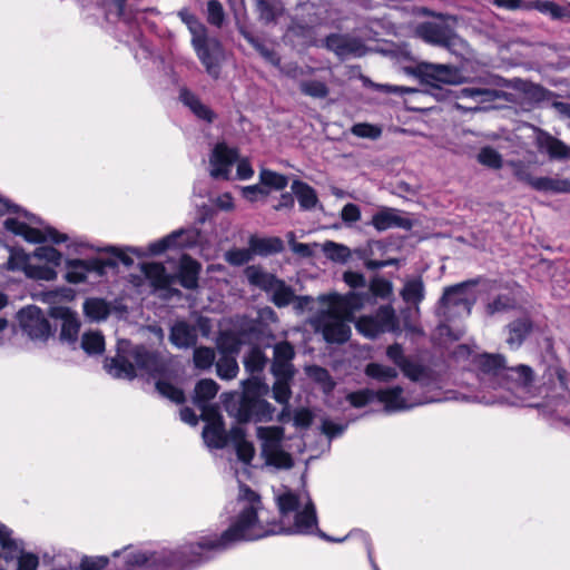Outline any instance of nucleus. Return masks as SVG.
<instances>
[{
  "instance_id": "nucleus-21",
  "label": "nucleus",
  "mask_w": 570,
  "mask_h": 570,
  "mask_svg": "<svg viewBox=\"0 0 570 570\" xmlns=\"http://www.w3.org/2000/svg\"><path fill=\"white\" fill-rule=\"evenodd\" d=\"M238 150L218 142L209 157V174L215 179H229L233 165L238 160Z\"/></svg>"
},
{
  "instance_id": "nucleus-43",
  "label": "nucleus",
  "mask_w": 570,
  "mask_h": 570,
  "mask_svg": "<svg viewBox=\"0 0 570 570\" xmlns=\"http://www.w3.org/2000/svg\"><path fill=\"white\" fill-rule=\"evenodd\" d=\"M240 35L258 51V53L269 63L278 66L281 62L277 53L265 46L258 38L253 36L249 31L240 29Z\"/></svg>"
},
{
  "instance_id": "nucleus-22",
  "label": "nucleus",
  "mask_w": 570,
  "mask_h": 570,
  "mask_svg": "<svg viewBox=\"0 0 570 570\" xmlns=\"http://www.w3.org/2000/svg\"><path fill=\"white\" fill-rule=\"evenodd\" d=\"M199 237V233L195 228L178 229L169 235L158 239L148 246L147 254L160 255L165 250L173 247H191L194 246Z\"/></svg>"
},
{
  "instance_id": "nucleus-44",
  "label": "nucleus",
  "mask_w": 570,
  "mask_h": 570,
  "mask_svg": "<svg viewBox=\"0 0 570 570\" xmlns=\"http://www.w3.org/2000/svg\"><path fill=\"white\" fill-rule=\"evenodd\" d=\"M85 314L92 321H101L109 315V306L101 298H88L83 303Z\"/></svg>"
},
{
  "instance_id": "nucleus-27",
  "label": "nucleus",
  "mask_w": 570,
  "mask_h": 570,
  "mask_svg": "<svg viewBox=\"0 0 570 570\" xmlns=\"http://www.w3.org/2000/svg\"><path fill=\"white\" fill-rule=\"evenodd\" d=\"M198 340L197 327L186 321H177L169 332V342L177 348L194 347Z\"/></svg>"
},
{
  "instance_id": "nucleus-5",
  "label": "nucleus",
  "mask_w": 570,
  "mask_h": 570,
  "mask_svg": "<svg viewBox=\"0 0 570 570\" xmlns=\"http://www.w3.org/2000/svg\"><path fill=\"white\" fill-rule=\"evenodd\" d=\"M421 13L432 16L433 21H425L416 26L415 35L423 41L444 47L449 50L463 48L465 42L455 32L456 18L450 14L434 13L428 8H422Z\"/></svg>"
},
{
  "instance_id": "nucleus-54",
  "label": "nucleus",
  "mask_w": 570,
  "mask_h": 570,
  "mask_svg": "<svg viewBox=\"0 0 570 570\" xmlns=\"http://www.w3.org/2000/svg\"><path fill=\"white\" fill-rule=\"evenodd\" d=\"M323 250L330 259L338 263H345L351 257V250L347 246L332 240L323 245Z\"/></svg>"
},
{
  "instance_id": "nucleus-60",
  "label": "nucleus",
  "mask_w": 570,
  "mask_h": 570,
  "mask_svg": "<svg viewBox=\"0 0 570 570\" xmlns=\"http://www.w3.org/2000/svg\"><path fill=\"white\" fill-rule=\"evenodd\" d=\"M273 385V396L279 404H287L291 397L289 381L293 377H275Z\"/></svg>"
},
{
  "instance_id": "nucleus-6",
  "label": "nucleus",
  "mask_w": 570,
  "mask_h": 570,
  "mask_svg": "<svg viewBox=\"0 0 570 570\" xmlns=\"http://www.w3.org/2000/svg\"><path fill=\"white\" fill-rule=\"evenodd\" d=\"M423 392L419 397H411L403 395V389L401 386H393L377 391V399L380 403L384 404L385 412H397L410 410L414 406L454 400L456 396L453 392H442V386H433L430 389H422Z\"/></svg>"
},
{
  "instance_id": "nucleus-30",
  "label": "nucleus",
  "mask_w": 570,
  "mask_h": 570,
  "mask_svg": "<svg viewBox=\"0 0 570 570\" xmlns=\"http://www.w3.org/2000/svg\"><path fill=\"white\" fill-rule=\"evenodd\" d=\"M538 147L540 150L546 151L550 159H570V146L548 132H542L538 137Z\"/></svg>"
},
{
  "instance_id": "nucleus-47",
  "label": "nucleus",
  "mask_w": 570,
  "mask_h": 570,
  "mask_svg": "<svg viewBox=\"0 0 570 570\" xmlns=\"http://www.w3.org/2000/svg\"><path fill=\"white\" fill-rule=\"evenodd\" d=\"M246 397H258L266 394L268 386L264 383L262 375L249 374V377L242 382Z\"/></svg>"
},
{
  "instance_id": "nucleus-59",
  "label": "nucleus",
  "mask_w": 570,
  "mask_h": 570,
  "mask_svg": "<svg viewBox=\"0 0 570 570\" xmlns=\"http://www.w3.org/2000/svg\"><path fill=\"white\" fill-rule=\"evenodd\" d=\"M351 132L360 138L376 140L382 135V128L368 122H358L352 126Z\"/></svg>"
},
{
  "instance_id": "nucleus-56",
  "label": "nucleus",
  "mask_w": 570,
  "mask_h": 570,
  "mask_svg": "<svg viewBox=\"0 0 570 570\" xmlns=\"http://www.w3.org/2000/svg\"><path fill=\"white\" fill-rule=\"evenodd\" d=\"M31 255L24 253L22 249H12L8 259V269L22 271L27 273V267L30 266Z\"/></svg>"
},
{
  "instance_id": "nucleus-23",
  "label": "nucleus",
  "mask_w": 570,
  "mask_h": 570,
  "mask_svg": "<svg viewBox=\"0 0 570 570\" xmlns=\"http://www.w3.org/2000/svg\"><path fill=\"white\" fill-rule=\"evenodd\" d=\"M325 46L342 59L361 57L365 53V47L362 40L347 35L332 33L326 37Z\"/></svg>"
},
{
  "instance_id": "nucleus-40",
  "label": "nucleus",
  "mask_w": 570,
  "mask_h": 570,
  "mask_svg": "<svg viewBox=\"0 0 570 570\" xmlns=\"http://www.w3.org/2000/svg\"><path fill=\"white\" fill-rule=\"evenodd\" d=\"M365 374L368 377L380 382H390L399 376L396 368L375 362L368 363L366 365Z\"/></svg>"
},
{
  "instance_id": "nucleus-61",
  "label": "nucleus",
  "mask_w": 570,
  "mask_h": 570,
  "mask_svg": "<svg viewBox=\"0 0 570 570\" xmlns=\"http://www.w3.org/2000/svg\"><path fill=\"white\" fill-rule=\"evenodd\" d=\"M377 399V391L370 389L360 390L347 395V401L354 407H363Z\"/></svg>"
},
{
  "instance_id": "nucleus-63",
  "label": "nucleus",
  "mask_w": 570,
  "mask_h": 570,
  "mask_svg": "<svg viewBox=\"0 0 570 570\" xmlns=\"http://www.w3.org/2000/svg\"><path fill=\"white\" fill-rule=\"evenodd\" d=\"M225 20V12L222 3L217 0L207 2V21L217 28H220Z\"/></svg>"
},
{
  "instance_id": "nucleus-46",
  "label": "nucleus",
  "mask_w": 570,
  "mask_h": 570,
  "mask_svg": "<svg viewBox=\"0 0 570 570\" xmlns=\"http://www.w3.org/2000/svg\"><path fill=\"white\" fill-rule=\"evenodd\" d=\"M299 90L303 95L316 99H324L330 94L327 85L317 79L302 80L299 82Z\"/></svg>"
},
{
  "instance_id": "nucleus-18",
  "label": "nucleus",
  "mask_w": 570,
  "mask_h": 570,
  "mask_svg": "<svg viewBox=\"0 0 570 570\" xmlns=\"http://www.w3.org/2000/svg\"><path fill=\"white\" fill-rule=\"evenodd\" d=\"M116 266L117 263L114 259H69L67 261L65 278L68 283L79 284L86 281L89 273L104 276L107 268H115Z\"/></svg>"
},
{
  "instance_id": "nucleus-52",
  "label": "nucleus",
  "mask_w": 570,
  "mask_h": 570,
  "mask_svg": "<svg viewBox=\"0 0 570 570\" xmlns=\"http://www.w3.org/2000/svg\"><path fill=\"white\" fill-rule=\"evenodd\" d=\"M366 292L371 295V302L373 298H389L393 293V285L390 281L383 277H374Z\"/></svg>"
},
{
  "instance_id": "nucleus-36",
  "label": "nucleus",
  "mask_w": 570,
  "mask_h": 570,
  "mask_svg": "<svg viewBox=\"0 0 570 570\" xmlns=\"http://www.w3.org/2000/svg\"><path fill=\"white\" fill-rule=\"evenodd\" d=\"M292 191L295 194L303 210H311L318 203L315 189L304 181L294 180Z\"/></svg>"
},
{
  "instance_id": "nucleus-58",
  "label": "nucleus",
  "mask_w": 570,
  "mask_h": 570,
  "mask_svg": "<svg viewBox=\"0 0 570 570\" xmlns=\"http://www.w3.org/2000/svg\"><path fill=\"white\" fill-rule=\"evenodd\" d=\"M478 160L480 164L493 169L501 168L503 164L502 156L491 147H483L478 154Z\"/></svg>"
},
{
  "instance_id": "nucleus-34",
  "label": "nucleus",
  "mask_w": 570,
  "mask_h": 570,
  "mask_svg": "<svg viewBox=\"0 0 570 570\" xmlns=\"http://www.w3.org/2000/svg\"><path fill=\"white\" fill-rule=\"evenodd\" d=\"M229 440L234 444L237 458L245 464H249L254 458V446L245 439L242 428L235 426L229 431Z\"/></svg>"
},
{
  "instance_id": "nucleus-9",
  "label": "nucleus",
  "mask_w": 570,
  "mask_h": 570,
  "mask_svg": "<svg viewBox=\"0 0 570 570\" xmlns=\"http://www.w3.org/2000/svg\"><path fill=\"white\" fill-rule=\"evenodd\" d=\"M326 309L318 311L309 321L316 333H321L323 338L330 344H343L351 336L350 322L337 309L325 304Z\"/></svg>"
},
{
  "instance_id": "nucleus-11",
  "label": "nucleus",
  "mask_w": 570,
  "mask_h": 570,
  "mask_svg": "<svg viewBox=\"0 0 570 570\" xmlns=\"http://www.w3.org/2000/svg\"><path fill=\"white\" fill-rule=\"evenodd\" d=\"M191 46L197 58L205 67L206 72L214 79L220 76L222 62L225 59V51L222 42L209 37L207 30L196 37H191Z\"/></svg>"
},
{
  "instance_id": "nucleus-20",
  "label": "nucleus",
  "mask_w": 570,
  "mask_h": 570,
  "mask_svg": "<svg viewBox=\"0 0 570 570\" xmlns=\"http://www.w3.org/2000/svg\"><path fill=\"white\" fill-rule=\"evenodd\" d=\"M146 278L150 282V285L164 299H170L173 297H179L180 291L174 288L175 276L166 272V268L160 263H144L140 267Z\"/></svg>"
},
{
  "instance_id": "nucleus-29",
  "label": "nucleus",
  "mask_w": 570,
  "mask_h": 570,
  "mask_svg": "<svg viewBox=\"0 0 570 570\" xmlns=\"http://www.w3.org/2000/svg\"><path fill=\"white\" fill-rule=\"evenodd\" d=\"M200 272V264L191 257L184 255L180 259L175 283L178 282L187 289H195L198 286V275Z\"/></svg>"
},
{
  "instance_id": "nucleus-51",
  "label": "nucleus",
  "mask_w": 570,
  "mask_h": 570,
  "mask_svg": "<svg viewBox=\"0 0 570 570\" xmlns=\"http://www.w3.org/2000/svg\"><path fill=\"white\" fill-rule=\"evenodd\" d=\"M256 9L259 19L265 23L275 21L276 18L282 13L281 4L278 2H273L268 0H257Z\"/></svg>"
},
{
  "instance_id": "nucleus-48",
  "label": "nucleus",
  "mask_w": 570,
  "mask_h": 570,
  "mask_svg": "<svg viewBox=\"0 0 570 570\" xmlns=\"http://www.w3.org/2000/svg\"><path fill=\"white\" fill-rule=\"evenodd\" d=\"M216 353L215 350L207 346L195 347L193 354L194 366L197 370L206 371L209 370L215 363Z\"/></svg>"
},
{
  "instance_id": "nucleus-25",
  "label": "nucleus",
  "mask_w": 570,
  "mask_h": 570,
  "mask_svg": "<svg viewBox=\"0 0 570 570\" xmlns=\"http://www.w3.org/2000/svg\"><path fill=\"white\" fill-rule=\"evenodd\" d=\"M372 225L379 232L395 227L409 230L412 228L413 223L409 217L402 215L400 210L384 208L373 215Z\"/></svg>"
},
{
  "instance_id": "nucleus-4",
  "label": "nucleus",
  "mask_w": 570,
  "mask_h": 570,
  "mask_svg": "<svg viewBox=\"0 0 570 570\" xmlns=\"http://www.w3.org/2000/svg\"><path fill=\"white\" fill-rule=\"evenodd\" d=\"M17 213L18 217H8L3 225L6 230L13 235L22 236L24 240L32 244L51 242L61 244L68 240V235L58 232L43 222L38 216L11 205L8 199L0 197V216L7 213Z\"/></svg>"
},
{
  "instance_id": "nucleus-24",
  "label": "nucleus",
  "mask_w": 570,
  "mask_h": 570,
  "mask_svg": "<svg viewBox=\"0 0 570 570\" xmlns=\"http://www.w3.org/2000/svg\"><path fill=\"white\" fill-rule=\"evenodd\" d=\"M295 357L293 345L283 341L274 345V356L272 362V373L275 377H293L295 373L292 363Z\"/></svg>"
},
{
  "instance_id": "nucleus-3",
  "label": "nucleus",
  "mask_w": 570,
  "mask_h": 570,
  "mask_svg": "<svg viewBox=\"0 0 570 570\" xmlns=\"http://www.w3.org/2000/svg\"><path fill=\"white\" fill-rule=\"evenodd\" d=\"M105 370L115 379L134 380L137 372L156 379L157 392L174 403L185 401L183 390L165 381L170 366L168 353L147 348L144 345L130 346L128 350L118 348L116 356L105 360Z\"/></svg>"
},
{
  "instance_id": "nucleus-50",
  "label": "nucleus",
  "mask_w": 570,
  "mask_h": 570,
  "mask_svg": "<svg viewBox=\"0 0 570 570\" xmlns=\"http://www.w3.org/2000/svg\"><path fill=\"white\" fill-rule=\"evenodd\" d=\"M511 173L517 180L530 186L533 189V181L537 179L532 175L531 166L522 160H511L508 163Z\"/></svg>"
},
{
  "instance_id": "nucleus-32",
  "label": "nucleus",
  "mask_w": 570,
  "mask_h": 570,
  "mask_svg": "<svg viewBox=\"0 0 570 570\" xmlns=\"http://www.w3.org/2000/svg\"><path fill=\"white\" fill-rule=\"evenodd\" d=\"M248 246L250 248L253 257L256 256H269L273 254L281 253L284 249L283 240L279 237H259L252 235L248 239Z\"/></svg>"
},
{
  "instance_id": "nucleus-10",
  "label": "nucleus",
  "mask_w": 570,
  "mask_h": 570,
  "mask_svg": "<svg viewBox=\"0 0 570 570\" xmlns=\"http://www.w3.org/2000/svg\"><path fill=\"white\" fill-rule=\"evenodd\" d=\"M245 275L250 285L271 295V302L277 307L288 306L295 298L294 291L283 279L263 271L258 266H248Z\"/></svg>"
},
{
  "instance_id": "nucleus-64",
  "label": "nucleus",
  "mask_w": 570,
  "mask_h": 570,
  "mask_svg": "<svg viewBox=\"0 0 570 570\" xmlns=\"http://www.w3.org/2000/svg\"><path fill=\"white\" fill-rule=\"evenodd\" d=\"M32 256L50 263L52 265L51 267L53 268L59 266L62 259L61 253L58 252L56 248L49 246H40L36 248L32 253Z\"/></svg>"
},
{
  "instance_id": "nucleus-28",
  "label": "nucleus",
  "mask_w": 570,
  "mask_h": 570,
  "mask_svg": "<svg viewBox=\"0 0 570 570\" xmlns=\"http://www.w3.org/2000/svg\"><path fill=\"white\" fill-rule=\"evenodd\" d=\"M532 321L528 316H522L508 324L505 342L509 347L512 350L519 348L532 332Z\"/></svg>"
},
{
  "instance_id": "nucleus-42",
  "label": "nucleus",
  "mask_w": 570,
  "mask_h": 570,
  "mask_svg": "<svg viewBox=\"0 0 570 570\" xmlns=\"http://www.w3.org/2000/svg\"><path fill=\"white\" fill-rule=\"evenodd\" d=\"M517 305L515 298L510 294H500L485 305V313L493 316L513 309Z\"/></svg>"
},
{
  "instance_id": "nucleus-7",
  "label": "nucleus",
  "mask_w": 570,
  "mask_h": 570,
  "mask_svg": "<svg viewBox=\"0 0 570 570\" xmlns=\"http://www.w3.org/2000/svg\"><path fill=\"white\" fill-rule=\"evenodd\" d=\"M474 285L476 281H465L446 287L439 301L438 316L445 321L469 316L475 304V295L470 291Z\"/></svg>"
},
{
  "instance_id": "nucleus-33",
  "label": "nucleus",
  "mask_w": 570,
  "mask_h": 570,
  "mask_svg": "<svg viewBox=\"0 0 570 570\" xmlns=\"http://www.w3.org/2000/svg\"><path fill=\"white\" fill-rule=\"evenodd\" d=\"M180 101L190 109V111L199 119L213 122L215 112L190 90L183 88L179 94Z\"/></svg>"
},
{
  "instance_id": "nucleus-41",
  "label": "nucleus",
  "mask_w": 570,
  "mask_h": 570,
  "mask_svg": "<svg viewBox=\"0 0 570 570\" xmlns=\"http://www.w3.org/2000/svg\"><path fill=\"white\" fill-rule=\"evenodd\" d=\"M80 330L79 320L71 313H66L62 317L60 338L70 344H76Z\"/></svg>"
},
{
  "instance_id": "nucleus-16",
  "label": "nucleus",
  "mask_w": 570,
  "mask_h": 570,
  "mask_svg": "<svg viewBox=\"0 0 570 570\" xmlns=\"http://www.w3.org/2000/svg\"><path fill=\"white\" fill-rule=\"evenodd\" d=\"M128 0H104L102 9L105 17L110 22H122L130 29L131 37L136 41H140L141 31L139 24L144 20L145 11L132 10L127 7ZM149 12H156L155 9H147Z\"/></svg>"
},
{
  "instance_id": "nucleus-14",
  "label": "nucleus",
  "mask_w": 570,
  "mask_h": 570,
  "mask_svg": "<svg viewBox=\"0 0 570 570\" xmlns=\"http://www.w3.org/2000/svg\"><path fill=\"white\" fill-rule=\"evenodd\" d=\"M355 328L367 338H375L382 333L399 331V321L391 305L377 308L375 314L361 316L355 322Z\"/></svg>"
},
{
  "instance_id": "nucleus-39",
  "label": "nucleus",
  "mask_w": 570,
  "mask_h": 570,
  "mask_svg": "<svg viewBox=\"0 0 570 570\" xmlns=\"http://www.w3.org/2000/svg\"><path fill=\"white\" fill-rule=\"evenodd\" d=\"M268 362L262 348L254 346L244 356V367L248 374L262 375Z\"/></svg>"
},
{
  "instance_id": "nucleus-2",
  "label": "nucleus",
  "mask_w": 570,
  "mask_h": 570,
  "mask_svg": "<svg viewBox=\"0 0 570 570\" xmlns=\"http://www.w3.org/2000/svg\"><path fill=\"white\" fill-rule=\"evenodd\" d=\"M478 377L488 394L476 396V401L487 405H518L531 397L542 396L551 401L566 400L569 395L568 374L558 362L549 364L540 386L534 385V372L529 365L507 366L501 354L483 353L475 357Z\"/></svg>"
},
{
  "instance_id": "nucleus-57",
  "label": "nucleus",
  "mask_w": 570,
  "mask_h": 570,
  "mask_svg": "<svg viewBox=\"0 0 570 570\" xmlns=\"http://www.w3.org/2000/svg\"><path fill=\"white\" fill-rule=\"evenodd\" d=\"M26 276L37 281H53L57 278V272L51 266L30 264L27 267Z\"/></svg>"
},
{
  "instance_id": "nucleus-31",
  "label": "nucleus",
  "mask_w": 570,
  "mask_h": 570,
  "mask_svg": "<svg viewBox=\"0 0 570 570\" xmlns=\"http://www.w3.org/2000/svg\"><path fill=\"white\" fill-rule=\"evenodd\" d=\"M218 390V384L212 379H203L196 384L194 404L202 410L203 415H209V413L215 412L214 410H207V406L208 402L216 396Z\"/></svg>"
},
{
  "instance_id": "nucleus-45",
  "label": "nucleus",
  "mask_w": 570,
  "mask_h": 570,
  "mask_svg": "<svg viewBox=\"0 0 570 570\" xmlns=\"http://www.w3.org/2000/svg\"><path fill=\"white\" fill-rule=\"evenodd\" d=\"M239 371L236 358L232 355L224 354L216 362V372L222 380H233Z\"/></svg>"
},
{
  "instance_id": "nucleus-15",
  "label": "nucleus",
  "mask_w": 570,
  "mask_h": 570,
  "mask_svg": "<svg viewBox=\"0 0 570 570\" xmlns=\"http://www.w3.org/2000/svg\"><path fill=\"white\" fill-rule=\"evenodd\" d=\"M0 546L3 550V559L7 562L17 561L16 570H37L39 557L24 551L23 541L12 538V531L0 522Z\"/></svg>"
},
{
  "instance_id": "nucleus-38",
  "label": "nucleus",
  "mask_w": 570,
  "mask_h": 570,
  "mask_svg": "<svg viewBox=\"0 0 570 570\" xmlns=\"http://www.w3.org/2000/svg\"><path fill=\"white\" fill-rule=\"evenodd\" d=\"M424 77L444 83L459 82L458 70L446 65H428L425 67Z\"/></svg>"
},
{
  "instance_id": "nucleus-49",
  "label": "nucleus",
  "mask_w": 570,
  "mask_h": 570,
  "mask_svg": "<svg viewBox=\"0 0 570 570\" xmlns=\"http://www.w3.org/2000/svg\"><path fill=\"white\" fill-rule=\"evenodd\" d=\"M81 347L89 355L101 354L105 350V338L99 332L83 333Z\"/></svg>"
},
{
  "instance_id": "nucleus-17",
  "label": "nucleus",
  "mask_w": 570,
  "mask_h": 570,
  "mask_svg": "<svg viewBox=\"0 0 570 570\" xmlns=\"http://www.w3.org/2000/svg\"><path fill=\"white\" fill-rule=\"evenodd\" d=\"M317 301L322 304H330L331 307L337 309L345 318L354 320V313L363 308L366 304H371V295L368 292H350L345 295L336 293L320 295Z\"/></svg>"
},
{
  "instance_id": "nucleus-62",
  "label": "nucleus",
  "mask_w": 570,
  "mask_h": 570,
  "mask_svg": "<svg viewBox=\"0 0 570 570\" xmlns=\"http://www.w3.org/2000/svg\"><path fill=\"white\" fill-rule=\"evenodd\" d=\"M250 248H232L225 253V261L233 266H242L252 261Z\"/></svg>"
},
{
  "instance_id": "nucleus-13",
  "label": "nucleus",
  "mask_w": 570,
  "mask_h": 570,
  "mask_svg": "<svg viewBox=\"0 0 570 570\" xmlns=\"http://www.w3.org/2000/svg\"><path fill=\"white\" fill-rule=\"evenodd\" d=\"M257 438L262 441V452L266 462L271 465L282 469L293 466L291 454L282 448L284 429L281 426H259L257 428Z\"/></svg>"
},
{
  "instance_id": "nucleus-55",
  "label": "nucleus",
  "mask_w": 570,
  "mask_h": 570,
  "mask_svg": "<svg viewBox=\"0 0 570 570\" xmlns=\"http://www.w3.org/2000/svg\"><path fill=\"white\" fill-rule=\"evenodd\" d=\"M308 376L315 382L322 385V389L325 393H330L335 387V382L332 380L327 370L313 365L307 368Z\"/></svg>"
},
{
  "instance_id": "nucleus-1",
  "label": "nucleus",
  "mask_w": 570,
  "mask_h": 570,
  "mask_svg": "<svg viewBox=\"0 0 570 570\" xmlns=\"http://www.w3.org/2000/svg\"><path fill=\"white\" fill-rule=\"evenodd\" d=\"M278 520L269 521L264 515L261 497L247 485L240 484L237 498L236 520L219 538H204L197 543L183 546L177 551H130L126 553L128 570H188L209 559L207 552L228 549L239 541H254L274 534L309 535L316 533L327 541L342 542L318 529L315 504L305 490L294 491L286 487L275 494Z\"/></svg>"
},
{
  "instance_id": "nucleus-8",
  "label": "nucleus",
  "mask_w": 570,
  "mask_h": 570,
  "mask_svg": "<svg viewBox=\"0 0 570 570\" xmlns=\"http://www.w3.org/2000/svg\"><path fill=\"white\" fill-rule=\"evenodd\" d=\"M387 358L393 362L409 380L417 383L421 389L443 386V375L425 365L416 363L404 354L401 344L394 343L386 348Z\"/></svg>"
},
{
  "instance_id": "nucleus-35",
  "label": "nucleus",
  "mask_w": 570,
  "mask_h": 570,
  "mask_svg": "<svg viewBox=\"0 0 570 570\" xmlns=\"http://www.w3.org/2000/svg\"><path fill=\"white\" fill-rule=\"evenodd\" d=\"M533 189L541 193L567 194L570 193V180L559 177H537Z\"/></svg>"
},
{
  "instance_id": "nucleus-12",
  "label": "nucleus",
  "mask_w": 570,
  "mask_h": 570,
  "mask_svg": "<svg viewBox=\"0 0 570 570\" xmlns=\"http://www.w3.org/2000/svg\"><path fill=\"white\" fill-rule=\"evenodd\" d=\"M479 83L481 86H468L455 91V97L458 99H469L475 102L474 106L469 107H463L462 105L456 104L459 109L465 108L469 110H479V104L492 102L500 99L503 92L497 88L507 86L505 79L497 75H489L480 78Z\"/></svg>"
},
{
  "instance_id": "nucleus-26",
  "label": "nucleus",
  "mask_w": 570,
  "mask_h": 570,
  "mask_svg": "<svg viewBox=\"0 0 570 570\" xmlns=\"http://www.w3.org/2000/svg\"><path fill=\"white\" fill-rule=\"evenodd\" d=\"M206 420H210L203 430V439L207 446L213 449H223L227 445L229 440V433L226 434L222 417L216 413L212 412L209 415H204Z\"/></svg>"
},
{
  "instance_id": "nucleus-53",
  "label": "nucleus",
  "mask_w": 570,
  "mask_h": 570,
  "mask_svg": "<svg viewBox=\"0 0 570 570\" xmlns=\"http://www.w3.org/2000/svg\"><path fill=\"white\" fill-rule=\"evenodd\" d=\"M259 181L264 186L275 190H282L287 186L288 178L285 175L278 174L276 171L262 169L259 173Z\"/></svg>"
},
{
  "instance_id": "nucleus-19",
  "label": "nucleus",
  "mask_w": 570,
  "mask_h": 570,
  "mask_svg": "<svg viewBox=\"0 0 570 570\" xmlns=\"http://www.w3.org/2000/svg\"><path fill=\"white\" fill-rule=\"evenodd\" d=\"M18 320L22 331L32 340H47L51 334L49 321L37 306H27L19 311Z\"/></svg>"
},
{
  "instance_id": "nucleus-37",
  "label": "nucleus",
  "mask_w": 570,
  "mask_h": 570,
  "mask_svg": "<svg viewBox=\"0 0 570 570\" xmlns=\"http://www.w3.org/2000/svg\"><path fill=\"white\" fill-rule=\"evenodd\" d=\"M400 294L405 303L419 305L425 296V287L422 278L414 277L407 279Z\"/></svg>"
}]
</instances>
